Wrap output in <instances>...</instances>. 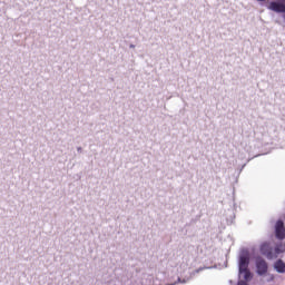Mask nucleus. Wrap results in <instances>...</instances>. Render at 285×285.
<instances>
[{
	"instance_id": "1",
	"label": "nucleus",
	"mask_w": 285,
	"mask_h": 285,
	"mask_svg": "<svg viewBox=\"0 0 285 285\" xmlns=\"http://www.w3.org/2000/svg\"><path fill=\"white\" fill-rule=\"evenodd\" d=\"M249 264L250 254L248 249L244 248L240 250L238 256V275H243L245 282H248V279L252 277L250 269H248Z\"/></svg>"
},
{
	"instance_id": "2",
	"label": "nucleus",
	"mask_w": 285,
	"mask_h": 285,
	"mask_svg": "<svg viewBox=\"0 0 285 285\" xmlns=\"http://www.w3.org/2000/svg\"><path fill=\"white\" fill-rule=\"evenodd\" d=\"M255 266H256V274L259 275V277H263V275H266L268 273V263L264 257L256 256L255 257Z\"/></svg>"
},
{
	"instance_id": "3",
	"label": "nucleus",
	"mask_w": 285,
	"mask_h": 285,
	"mask_svg": "<svg viewBox=\"0 0 285 285\" xmlns=\"http://www.w3.org/2000/svg\"><path fill=\"white\" fill-rule=\"evenodd\" d=\"M109 285H132V276L130 273L125 272L117 278H114L109 282Z\"/></svg>"
},
{
	"instance_id": "4",
	"label": "nucleus",
	"mask_w": 285,
	"mask_h": 285,
	"mask_svg": "<svg viewBox=\"0 0 285 285\" xmlns=\"http://www.w3.org/2000/svg\"><path fill=\"white\" fill-rule=\"evenodd\" d=\"M275 235L276 239H285V227H284V220L278 219L275 225Z\"/></svg>"
},
{
	"instance_id": "5",
	"label": "nucleus",
	"mask_w": 285,
	"mask_h": 285,
	"mask_svg": "<svg viewBox=\"0 0 285 285\" xmlns=\"http://www.w3.org/2000/svg\"><path fill=\"white\" fill-rule=\"evenodd\" d=\"M268 10H272L273 12H285V1H277V2H271Z\"/></svg>"
},
{
	"instance_id": "6",
	"label": "nucleus",
	"mask_w": 285,
	"mask_h": 285,
	"mask_svg": "<svg viewBox=\"0 0 285 285\" xmlns=\"http://www.w3.org/2000/svg\"><path fill=\"white\" fill-rule=\"evenodd\" d=\"M206 268H210V267H199L198 269L189 273V276L188 277H178V283L179 284H188V282H190L193 279V277H195V275H197V273H202V271H205Z\"/></svg>"
},
{
	"instance_id": "7",
	"label": "nucleus",
	"mask_w": 285,
	"mask_h": 285,
	"mask_svg": "<svg viewBox=\"0 0 285 285\" xmlns=\"http://www.w3.org/2000/svg\"><path fill=\"white\" fill-rule=\"evenodd\" d=\"M261 253L262 255H265V257H268V259L273 258V252L271 250V247L268 245L263 244L261 246Z\"/></svg>"
},
{
	"instance_id": "8",
	"label": "nucleus",
	"mask_w": 285,
	"mask_h": 285,
	"mask_svg": "<svg viewBox=\"0 0 285 285\" xmlns=\"http://www.w3.org/2000/svg\"><path fill=\"white\" fill-rule=\"evenodd\" d=\"M274 268L276 269V273H285V263L282 259H278L274 264Z\"/></svg>"
},
{
	"instance_id": "9",
	"label": "nucleus",
	"mask_w": 285,
	"mask_h": 285,
	"mask_svg": "<svg viewBox=\"0 0 285 285\" xmlns=\"http://www.w3.org/2000/svg\"><path fill=\"white\" fill-rule=\"evenodd\" d=\"M233 219H235V213L230 212V219H227V224H233Z\"/></svg>"
},
{
	"instance_id": "10",
	"label": "nucleus",
	"mask_w": 285,
	"mask_h": 285,
	"mask_svg": "<svg viewBox=\"0 0 285 285\" xmlns=\"http://www.w3.org/2000/svg\"><path fill=\"white\" fill-rule=\"evenodd\" d=\"M281 253H282V248L275 247V254H276V255H279Z\"/></svg>"
},
{
	"instance_id": "11",
	"label": "nucleus",
	"mask_w": 285,
	"mask_h": 285,
	"mask_svg": "<svg viewBox=\"0 0 285 285\" xmlns=\"http://www.w3.org/2000/svg\"><path fill=\"white\" fill-rule=\"evenodd\" d=\"M237 285H248V283H246V281H239Z\"/></svg>"
},
{
	"instance_id": "12",
	"label": "nucleus",
	"mask_w": 285,
	"mask_h": 285,
	"mask_svg": "<svg viewBox=\"0 0 285 285\" xmlns=\"http://www.w3.org/2000/svg\"><path fill=\"white\" fill-rule=\"evenodd\" d=\"M77 150L79 151V153H82V148L81 147H77Z\"/></svg>"
},
{
	"instance_id": "13",
	"label": "nucleus",
	"mask_w": 285,
	"mask_h": 285,
	"mask_svg": "<svg viewBox=\"0 0 285 285\" xmlns=\"http://www.w3.org/2000/svg\"><path fill=\"white\" fill-rule=\"evenodd\" d=\"M129 48H135V45H130Z\"/></svg>"
},
{
	"instance_id": "14",
	"label": "nucleus",
	"mask_w": 285,
	"mask_h": 285,
	"mask_svg": "<svg viewBox=\"0 0 285 285\" xmlns=\"http://www.w3.org/2000/svg\"><path fill=\"white\" fill-rule=\"evenodd\" d=\"M269 282H273V276L271 277Z\"/></svg>"
},
{
	"instance_id": "15",
	"label": "nucleus",
	"mask_w": 285,
	"mask_h": 285,
	"mask_svg": "<svg viewBox=\"0 0 285 285\" xmlns=\"http://www.w3.org/2000/svg\"><path fill=\"white\" fill-rule=\"evenodd\" d=\"M244 166H246V164L243 165V168H244Z\"/></svg>"
},
{
	"instance_id": "16",
	"label": "nucleus",
	"mask_w": 285,
	"mask_h": 285,
	"mask_svg": "<svg viewBox=\"0 0 285 285\" xmlns=\"http://www.w3.org/2000/svg\"><path fill=\"white\" fill-rule=\"evenodd\" d=\"M278 1H285V0H278Z\"/></svg>"
}]
</instances>
